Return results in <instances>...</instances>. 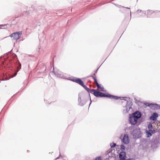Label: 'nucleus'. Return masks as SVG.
Segmentation results:
<instances>
[{
    "instance_id": "obj_11",
    "label": "nucleus",
    "mask_w": 160,
    "mask_h": 160,
    "mask_svg": "<svg viewBox=\"0 0 160 160\" xmlns=\"http://www.w3.org/2000/svg\"><path fill=\"white\" fill-rule=\"evenodd\" d=\"M155 132V131L154 129H150L148 131H146V133L147 134V137L148 138H149L151 137L152 134Z\"/></svg>"
},
{
    "instance_id": "obj_2",
    "label": "nucleus",
    "mask_w": 160,
    "mask_h": 160,
    "mask_svg": "<svg viewBox=\"0 0 160 160\" xmlns=\"http://www.w3.org/2000/svg\"><path fill=\"white\" fill-rule=\"evenodd\" d=\"M91 92H92V93L93 94L97 97H107L110 98H112L115 100H118L120 99L121 100H124L125 101L126 100V98H127V97L117 96L111 95L109 93L107 94L99 92V90L98 89H92Z\"/></svg>"
},
{
    "instance_id": "obj_17",
    "label": "nucleus",
    "mask_w": 160,
    "mask_h": 160,
    "mask_svg": "<svg viewBox=\"0 0 160 160\" xmlns=\"http://www.w3.org/2000/svg\"><path fill=\"white\" fill-rule=\"evenodd\" d=\"M148 128L149 130L152 129V123H149L148 125Z\"/></svg>"
},
{
    "instance_id": "obj_31",
    "label": "nucleus",
    "mask_w": 160,
    "mask_h": 160,
    "mask_svg": "<svg viewBox=\"0 0 160 160\" xmlns=\"http://www.w3.org/2000/svg\"><path fill=\"white\" fill-rule=\"evenodd\" d=\"M96 74L95 73H94L92 75H91V77H96Z\"/></svg>"
},
{
    "instance_id": "obj_27",
    "label": "nucleus",
    "mask_w": 160,
    "mask_h": 160,
    "mask_svg": "<svg viewBox=\"0 0 160 160\" xmlns=\"http://www.w3.org/2000/svg\"><path fill=\"white\" fill-rule=\"evenodd\" d=\"M4 26H5L4 25H0V29H1V28H4Z\"/></svg>"
},
{
    "instance_id": "obj_15",
    "label": "nucleus",
    "mask_w": 160,
    "mask_h": 160,
    "mask_svg": "<svg viewBox=\"0 0 160 160\" xmlns=\"http://www.w3.org/2000/svg\"><path fill=\"white\" fill-rule=\"evenodd\" d=\"M154 12H152V10H148L147 11V17L149 18V15L153 13Z\"/></svg>"
},
{
    "instance_id": "obj_20",
    "label": "nucleus",
    "mask_w": 160,
    "mask_h": 160,
    "mask_svg": "<svg viewBox=\"0 0 160 160\" xmlns=\"http://www.w3.org/2000/svg\"><path fill=\"white\" fill-rule=\"evenodd\" d=\"M120 149L122 150V151H123L125 149V147L122 144L120 146Z\"/></svg>"
},
{
    "instance_id": "obj_29",
    "label": "nucleus",
    "mask_w": 160,
    "mask_h": 160,
    "mask_svg": "<svg viewBox=\"0 0 160 160\" xmlns=\"http://www.w3.org/2000/svg\"><path fill=\"white\" fill-rule=\"evenodd\" d=\"M142 10H140V9H138L137 10V12H142Z\"/></svg>"
},
{
    "instance_id": "obj_6",
    "label": "nucleus",
    "mask_w": 160,
    "mask_h": 160,
    "mask_svg": "<svg viewBox=\"0 0 160 160\" xmlns=\"http://www.w3.org/2000/svg\"><path fill=\"white\" fill-rule=\"evenodd\" d=\"M53 72L54 73L55 76L57 77L71 81L72 78L71 79L70 77L67 78L65 75L60 71L58 70L56 71H53Z\"/></svg>"
},
{
    "instance_id": "obj_3",
    "label": "nucleus",
    "mask_w": 160,
    "mask_h": 160,
    "mask_svg": "<svg viewBox=\"0 0 160 160\" xmlns=\"http://www.w3.org/2000/svg\"><path fill=\"white\" fill-rule=\"evenodd\" d=\"M142 115L141 112L138 110L129 114V123L133 125L136 124L138 120L141 117Z\"/></svg>"
},
{
    "instance_id": "obj_21",
    "label": "nucleus",
    "mask_w": 160,
    "mask_h": 160,
    "mask_svg": "<svg viewBox=\"0 0 160 160\" xmlns=\"http://www.w3.org/2000/svg\"><path fill=\"white\" fill-rule=\"evenodd\" d=\"M96 84L98 88L100 89L101 87H102V86L101 85V84H99L98 82H97V83H96Z\"/></svg>"
},
{
    "instance_id": "obj_7",
    "label": "nucleus",
    "mask_w": 160,
    "mask_h": 160,
    "mask_svg": "<svg viewBox=\"0 0 160 160\" xmlns=\"http://www.w3.org/2000/svg\"><path fill=\"white\" fill-rule=\"evenodd\" d=\"M132 102L130 100L127 101V103L125 107L126 110H123V113H128L131 109H132Z\"/></svg>"
},
{
    "instance_id": "obj_32",
    "label": "nucleus",
    "mask_w": 160,
    "mask_h": 160,
    "mask_svg": "<svg viewBox=\"0 0 160 160\" xmlns=\"http://www.w3.org/2000/svg\"><path fill=\"white\" fill-rule=\"evenodd\" d=\"M98 69V68L95 71V73H96L97 72V71Z\"/></svg>"
},
{
    "instance_id": "obj_19",
    "label": "nucleus",
    "mask_w": 160,
    "mask_h": 160,
    "mask_svg": "<svg viewBox=\"0 0 160 160\" xmlns=\"http://www.w3.org/2000/svg\"><path fill=\"white\" fill-rule=\"evenodd\" d=\"M144 104L146 106L150 107L151 108V107H152V103H144Z\"/></svg>"
},
{
    "instance_id": "obj_24",
    "label": "nucleus",
    "mask_w": 160,
    "mask_h": 160,
    "mask_svg": "<svg viewBox=\"0 0 160 160\" xmlns=\"http://www.w3.org/2000/svg\"><path fill=\"white\" fill-rule=\"evenodd\" d=\"M101 157L100 156L96 157L95 158V160H101Z\"/></svg>"
},
{
    "instance_id": "obj_12",
    "label": "nucleus",
    "mask_w": 160,
    "mask_h": 160,
    "mask_svg": "<svg viewBox=\"0 0 160 160\" xmlns=\"http://www.w3.org/2000/svg\"><path fill=\"white\" fill-rule=\"evenodd\" d=\"M158 116V114L157 113L154 112L150 117L149 118L151 120L155 121L156 120Z\"/></svg>"
},
{
    "instance_id": "obj_18",
    "label": "nucleus",
    "mask_w": 160,
    "mask_h": 160,
    "mask_svg": "<svg viewBox=\"0 0 160 160\" xmlns=\"http://www.w3.org/2000/svg\"><path fill=\"white\" fill-rule=\"evenodd\" d=\"M116 146V143L114 142H112V143L110 144V146L112 148L115 147Z\"/></svg>"
},
{
    "instance_id": "obj_30",
    "label": "nucleus",
    "mask_w": 160,
    "mask_h": 160,
    "mask_svg": "<svg viewBox=\"0 0 160 160\" xmlns=\"http://www.w3.org/2000/svg\"><path fill=\"white\" fill-rule=\"evenodd\" d=\"M120 7H122V8H127V9H130V8H126V7H125L124 6H120Z\"/></svg>"
},
{
    "instance_id": "obj_4",
    "label": "nucleus",
    "mask_w": 160,
    "mask_h": 160,
    "mask_svg": "<svg viewBox=\"0 0 160 160\" xmlns=\"http://www.w3.org/2000/svg\"><path fill=\"white\" fill-rule=\"evenodd\" d=\"M71 81H73V82H75L81 86H82V87H83L87 91V92L89 93V98L90 99V103L89 104V105H90V104L91 103V97L90 96V94H89V92H90L92 93V89H90L88 87H87L84 84V82H83L81 80V79L80 78H75L74 77H72V79H71Z\"/></svg>"
},
{
    "instance_id": "obj_34",
    "label": "nucleus",
    "mask_w": 160,
    "mask_h": 160,
    "mask_svg": "<svg viewBox=\"0 0 160 160\" xmlns=\"http://www.w3.org/2000/svg\"><path fill=\"white\" fill-rule=\"evenodd\" d=\"M130 16H131V11H130Z\"/></svg>"
},
{
    "instance_id": "obj_22",
    "label": "nucleus",
    "mask_w": 160,
    "mask_h": 160,
    "mask_svg": "<svg viewBox=\"0 0 160 160\" xmlns=\"http://www.w3.org/2000/svg\"><path fill=\"white\" fill-rule=\"evenodd\" d=\"M92 78L94 80V81L96 83H97V82H98L96 77H92Z\"/></svg>"
},
{
    "instance_id": "obj_26",
    "label": "nucleus",
    "mask_w": 160,
    "mask_h": 160,
    "mask_svg": "<svg viewBox=\"0 0 160 160\" xmlns=\"http://www.w3.org/2000/svg\"><path fill=\"white\" fill-rule=\"evenodd\" d=\"M142 13L144 15H142V16L144 17L145 15H146V11H142Z\"/></svg>"
},
{
    "instance_id": "obj_10",
    "label": "nucleus",
    "mask_w": 160,
    "mask_h": 160,
    "mask_svg": "<svg viewBox=\"0 0 160 160\" xmlns=\"http://www.w3.org/2000/svg\"><path fill=\"white\" fill-rule=\"evenodd\" d=\"M126 157V153L125 152L122 151L121 152L119 156V159L120 160H124L125 159Z\"/></svg>"
},
{
    "instance_id": "obj_23",
    "label": "nucleus",
    "mask_w": 160,
    "mask_h": 160,
    "mask_svg": "<svg viewBox=\"0 0 160 160\" xmlns=\"http://www.w3.org/2000/svg\"><path fill=\"white\" fill-rule=\"evenodd\" d=\"M28 13L27 11L24 12H23L22 14V16H24L25 17L28 14Z\"/></svg>"
},
{
    "instance_id": "obj_16",
    "label": "nucleus",
    "mask_w": 160,
    "mask_h": 160,
    "mask_svg": "<svg viewBox=\"0 0 160 160\" xmlns=\"http://www.w3.org/2000/svg\"><path fill=\"white\" fill-rule=\"evenodd\" d=\"M10 78L8 77H6L5 78H3L2 79L0 80V82L1 81L7 80L9 79Z\"/></svg>"
},
{
    "instance_id": "obj_14",
    "label": "nucleus",
    "mask_w": 160,
    "mask_h": 160,
    "mask_svg": "<svg viewBox=\"0 0 160 160\" xmlns=\"http://www.w3.org/2000/svg\"><path fill=\"white\" fill-rule=\"evenodd\" d=\"M151 109L152 110H158L160 109V105L157 104L152 103Z\"/></svg>"
},
{
    "instance_id": "obj_13",
    "label": "nucleus",
    "mask_w": 160,
    "mask_h": 160,
    "mask_svg": "<svg viewBox=\"0 0 160 160\" xmlns=\"http://www.w3.org/2000/svg\"><path fill=\"white\" fill-rule=\"evenodd\" d=\"M78 102H79L78 105L81 106H84L86 103L85 101L81 100V98L79 96V94Z\"/></svg>"
},
{
    "instance_id": "obj_8",
    "label": "nucleus",
    "mask_w": 160,
    "mask_h": 160,
    "mask_svg": "<svg viewBox=\"0 0 160 160\" xmlns=\"http://www.w3.org/2000/svg\"><path fill=\"white\" fill-rule=\"evenodd\" d=\"M22 34L21 31L17 32L12 34L10 36L11 38H13V39L15 40H18L19 39Z\"/></svg>"
},
{
    "instance_id": "obj_25",
    "label": "nucleus",
    "mask_w": 160,
    "mask_h": 160,
    "mask_svg": "<svg viewBox=\"0 0 160 160\" xmlns=\"http://www.w3.org/2000/svg\"><path fill=\"white\" fill-rule=\"evenodd\" d=\"M100 89H101V90L102 91L104 92H105L106 91V90H104V88L102 86V87H101V88H100Z\"/></svg>"
},
{
    "instance_id": "obj_28",
    "label": "nucleus",
    "mask_w": 160,
    "mask_h": 160,
    "mask_svg": "<svg viewBox=\"0 0 160 160\" xmlns=\"http://www.w3.org/2000/svg\"><path fill=\"white\" fill-rule=\"evenodd\" d=\"M59 153H60V152H59ZM60 157H62V156L61 155L60 153L59 154V156L58 157H57L56 159H55V160H56V159H58Z\"/></svg>"
},
{
    "instance_id": "obj_1",
    "label": "nucleus",
    "mask_w": 160,
    "mask_h": 160,
    "mask_svg": "<svg viewBox=\"0 0 160 160\" xmlns=\"http://www.w3.org/2000/svg\"><path fill=\"white\" fill-rule=\"evenodd\" d=\"M0 64L2 67H10L15 65L17 69V71L15 72L14 75L11 77L12 78L15 76L17 72L21 68V65L17 58V55L14 54L8 53L5 55V57L0 58Z\"/></svg>"
},
{
    "instance_id": "obj_5",
    "label": "nucleus",
    "mask_w": 160,
    "mask_h": 160,
    "mask_svg": "<svg viewBox=\"0 0 160 160\" xmlns=\"http://www.w3.org/2000/svg\"><path fill=\"white\" fill-rule=\"evenodd\" d=\"M131 133L135 139L139 138L141 137V132L140 128H139L134 129Z\"/></svg>"
},
{
    "instance_id": "obj_33",
    "label": "nucleus",
    "mask_w": 160,
    "mask_h": 160,
    "mask_svg": "<svg viewBox=\"0 0 160 160\" xmlns=\"http://www.w3.org/2000/svg\"><path fill=\"white\" fill-rule=\"evenodd\" d=\"M132 160L131 158H128V159H126V160Z\"/></svg>"
},
{
    "instance_id": "obj_9",
    "label": "nucleus",
    "mask_w": 160,
    "mask_h": 160,
    "mask_svg": "<svg viewBox=\"0 0 160 160\" xmlns=\"http://www.w3.org/2000/svg\"><path fill=\"white\" fill-rule=\"evenodd\" d=\"M123 142L126 144H128L129 142V139L128 135L127 134H125L122 139Z\"/></svg>"
}]
</instances>
